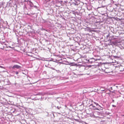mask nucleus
<instances>
[{"label":"nucleus","mask_w":124,"mask_h":124,"mask_svg":"<svg viewBox=\"0 0 124 124\" xmlns=\"http://www.w3.org/2000/svg\"><path fill=\"white\" fill-rule=\"evenodd\" d=\"M21 68V67L17 65H14L12 68L13 69H19Z\"/></svg>","instance_id":"obj_1"},{"label":"nucleus","mask_w":124,"mask_h":124,"mask_svg":"<svg viewBox=\"0 0 124 124\" xmlns=\"http://www.w3.org/2000/svg\"><path fill=\"white\" fill-rule=\"evenodd\" d=\"M119 70L120 71H123L124 70V66L121 65L120 66H119Z\"/></svg>","instance_id":"obj_2"},{"label":"nucleus","mask_w":124,"mask_h":124,"mask_svg":"<svg viewBox=\"0 0 124 124\" xmlns=\"http://www.w3.org/2000/svg\"><path fill=\"white\" fill-rule=\"evenodd\" d=\"M105 88L102 87H101L100 89V90L101 91H105Z\"/></svg>","instance_id":"obj_3"},{"label":"nucleus","mask_w":124,"mask_h":124,"mask_svg":"<svg viewBox=\"0 0 124 124\" xmlns=\"http://www.w3.org/2000/svg\"><path fill=\"white\" fill-rule=\"evenodd\" d=\"M94 103L96 105H97V106L98 105V106H99L100 107V105H99V104L98 103H97L96 102H94Z\"/></svg>","instance_id":"obj_4"},{"label":"nucleus","mask_w":124,"mask_h":124,"mask_svg":"<svg viewBox=\"0 0 124 124\" xmlns=\"http://www.w3.org/2000/svg\"><path fill=\"white\" fill-rule=\"evenodd\" d=\"M51 0H45V1H46V2H48L49 1Z\"/></svg>","instance_id":"obj_5"},{"label":"nucleus","mask_w":124,"mask_h":124,"mask_svg":"<svg viewBox=\"0 0 124 124\" xmlns=\"http://www.w3.org/2000/svg\"><path fill=\"white\" fill-rule=\"evenodd\" d=\"M0 68H2L5 69V68L4 67L0 66Z\"/></svg>","instance_id":"obj_6"},{"label":"nucleus","mask_w":124,"mask_h":124,"mask_svg":"<svg viewBox=\"0 0 124 124\" xmlns=\"http://www.w3.org/2000/svg\"><path fill=\"white\" fill-rule=\"evenodd\" d=\"M90 106H92L93 107H95V106L93 105L92 104H91L90 105Z\"/></svg>","instance_id":"obj_7"},{"label":"nucleus","mask_w":124,"mask_h":124,"mask_svg":"<svg viewBox=\"0 0 124 124\" xmlns=\"http://www.w3.org/2000/svg\"><path fill=\"white\" fill-rule=\"evenodd\" d=\"M82 67H80V68H79V70H81V69H82Z\"/></svg>","instance_id":"obj_8"},{"label":"nucleus","mask_w":124,"mask_h":124,"mask_svg":"<svg viewBox=\"0 0 124 124\" xmlns=\"http://www.w3.org/2000/svg\"><path fill=\"white\" fill-rule=\"evenodd\" d=\"M27 54L29 56H32V55H30V54H28V53Z\"/></svg>","instance_id":"obj_9"},{"label":"nucleus","mask_w":124,"mask_h":124,"mask_svg":"<svg viewBox=\"0 0 124 124\" xmlns=\"http://www.w3.org/2000/svg\"><path fill=\"white\" fill-rule=\"evenodd\" d=\"M114 57L115 58H118V56H114Z\"/></svg>","instance_id":"obj_10"},{"label":"nucleus","mask_w":124,"mask_h":124,"mask_svg":"<svg viewBox=\"0 0 124 124\" xmlns=\"http://www.w3.org/2000/svg\"><path fill=\"white\" fill-rule=\"evenodd\" d=\"M16 73V74H18V72L17 71H16L15 72Z\"/></svg>","instance_id":"obj_11"},{"label":"nucleus","mask_w":124,"mask_h":124,"mask_svg":"<svg viewBox=\"0 0 124 124\" xmlns=\"http://www.w3.org/2000/svg\"><path fill=\"white\" fill-rule=\"evenodd\" d=\"M112 106L113 107H116V106L114 105H112Z\"/></svg>","instance_id":"obj_12"},{"label":"nucleus","mask_w":124,"mask_h":124,"mask_svg":"<svg viewBox=\"0 0 124 124\" xmlns=\"http://www.w3.org/2000/svg\"><path fill=\"white\" fill-rule=\"evenodd\" d=\"M75 120L77 121L78 122V120L77 119H75Z\"/></svg>","instance_id":"obj_13"},{"label":"nucleus","mask_w":124,"mask_h":124,"mask_svg":"<svg viewBox=\"0 0 124 124\" xmlns=\"http://www.w3.org/2000/svg\"><path fill=\"white\" fill-rule=\"evenodd\" d=\"M84 70V69H83V70H82V71H83Z\"/></svg>","instance_id":"obj_14"},{"label":"nucleus","mask_w":124,"mask_h":124,"mask_svg":"<svg viewBox=\"0 0 124 124\" xmlns=\"http://www.w3.org/2000/svg\"><path fill=\"white\" fill-rule=\"evenodd\" d=\"M96 109H97V110H98V109H97V108Z\"/></svg>","instance_id":"obj_15"},{"label":"nucleus","mask_w":124,"mask_h":124,"mask_svg":"<svg viewBox=\"0 0 124 124\" xmlns=\"http://www.w3.org/2000/svg\"><path fill=\"white\" fill-rule=\"evenodd\" d=\"M122 116H124V115H122Z\"/></svg>","instance_id":"obj_16"},{"label":"nucleus","mask_w":124,"mask_h":124,"mask_svg":"<svg viewBox=\"0 0 124 124\" xmlns=\"http://www.w3.org/2000/svg\"><path fill=\"white\" fill-rule=\"evenodd\" d=\"M106 91H105L104 92H106Z\"/></svg>","instance_id":"obj_17"}]
</instances>
